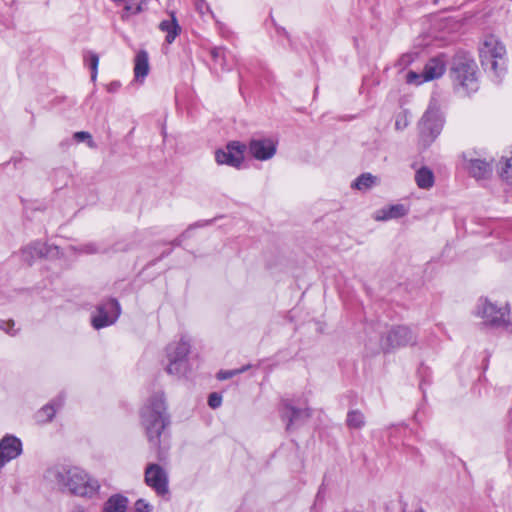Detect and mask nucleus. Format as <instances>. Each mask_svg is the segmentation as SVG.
<instances>
[{
	"mask_svg": "<svg viewBox=\"0 0 512 512\" xmlns=\"http://www.w3.org/2000/svg\"><path fill=\"white\" fill-rule=\"evenodd\" d=\"M46 478L61 490L80 497L93 498L100 489L98 480L78 467L55 466L47 471Z\"/></svg>",
	"mask_w": 512,
	"mask_h": 512,
	"instance_id": "obj_1",
	"label": "nucleus"
},
{
	"mask_svg": "<svg viewBox=\"0 0 512 512\" xmlns=\"http://www.w3.org/2000/svg\"><path fill=\"white\" fill-rule=\"evenodd\" d=\"M141 424L150 445L154 448L160 447V436L169 424L166 405L162 393H157L148 399L141 410Z\"/></svg>",
	"mask_w": 512,
	"mask_h": 512,
	"instance_id": "obj_2",
	"label": "nucleus"
},
{
	"mask_svg": "<svg viewBox=\"0 0 512 512\" xmlns=\"http://www.w3.org/2000/svg\"><path fill=\"white\" fill-rule=\"evenodd\" d=\"M505 46L493 35L487 36L480 48V59L484 69L500 79L505 71Z\"/></svg>",
	"mask_w": 512,
	"mask_h": 512,
	"instance_id": "obj_3",
	"label": "nucleus"
},
{
	"mask_svg": "<svg viewBox=\"0 0 512 512\" xmlns=\"http://www.w3.org/2000/svg\"><path fill=\"white\" fill-rule=\"evenodd\" d=\"M443 125L444 115L440 104L433 98L418 124L420 140L424 146H429L439 136Z\"/></svg>",
	"mask_w": 512,
	"mask_h": 512,
	"instance_id": "obj_4",
	"label": "nucleus"
},
{
	"mask_svg": "<svg viewBox=\"0 0 512 512\" xmlns=\"http://www.w3.org/2000/svg\"><path fill=\"white\" fill-rule=\"evenodd\" d=\"M189 352L190 344L183 338L178 342L170 343L166 348V357L168 360L166 372L175 376L184 375L188 369Z\"/></svg>",
	"mask_w": 512,
	"mask_h": 512,
	"instance_id": "obj_5",
	"label": "nucleus"
},
{
	"mask_svg": "<svg viewBox=\"0 0 512 512\" xmlns=\"http://www.w3.org/2000/svg\"><path fill=\"white\" fill-rule=\"evenodd\" d=\"M476 68V64L472 60L455 62L451 69V78L454 86L462 89L465 93L476 91L478 88Z\"/></svg>",
	"mask_w": 512,
	"mask_h": 512,
	"instance_id": "obj_6",
	"label": "nucleus"
},
{
	"mask_svg": "<svg viewBox=\"0 0 512 512\" xmlns=\"http://www.w3.org/2000/svg\"><path fill=\"white\" fill-rule=\"evenodd\" d=\"M477 314L484 319L486 325L493 327H504L509 323L508 307H497L486 298L479 299Z\"/></svg>",
	"mask_w": 512,
	"mask_h": 512,
	"instance_id": "obj_7",
	"label": "nucleus"
},
{
	"mask_svg": "<svg viewBox=\"0 0 512 512\" xmlns=\"http://www.w3.org/2000/svg\"><path fill=\"white\" fill-rule=\"evenodd\" d=\"M417 341L416 334L407 326H396L389 330L385 340L382 341L383 351L413 345Z\"/></svg>",
	"mask_w": 512,
	"mask_h": 512,
	"instance_id": "obj_8",
	"label": "nucleus"
},
{
	"mask_svg": "<svg viewBox=\"0 0 512 512\" xmlns=\"http://www.w3.org/2000/svg\"><path fill=\"white\" fill-rule=\"evenodd\" d=\"M121 309L116 299H108L97 307V314L92 317V325L95 329L107 327L116 322Z\"/></svg>",
	"mask_w": 512,
	"mask_h": 512,
	"instance_id": "obj_9",
	"label": "nucleus"
},
{
	"mask_svg": "<svg viewBox=\"0 0 512 512\" xmlns=\"http://www.w3.org/2000/svg\"><path fill=\"white\" fill-rule=\"evenodd\" d=\"M144 480L158 495L168 492V474L159 464L150 463L146 466Z\"/></svg>",
	"mask_w": 512,
	"mask_h": 512,
	"instance_id": "obj_10",
	"label": "nucleus"
},
{
	"mask_svg": "<svg viewBox=\"0 0 512 512\" xmlns=\"http://www.w3.org/2000/svg\"><path fill=\"white\" fill-rule=\"evenodd\" d=\"M244 150V145L239 142H232L226 146V149L215 152V160L219 165L225 164L238 168L244 159Z\"/></svg>",
	"mask_w": 512,
	"mask_h": 512,
	"instance_id": "obj_11",
	"label": "nucleus"
},
{
	"mask_svg": "<svg viewBox=\"0 0 512 512\" xmlns=\"http://www.w3.org/2000/svg\"><path fill=\"white\" fill-rule=\"evenodd\" d=\"M22 453V443L15 436L7 435L0 441V469Z\"/></svg>",
	"mask_w": 512,
	"mask_h": 512,
	"instance_id": "obj_12",
	"label": "nucleus"
},
{
	"mask_svg": "<svg viewBox=\"0 0 512 512\" xmlns=\"http://www.w3.org/2000/svg\"><path fill=\"white\" fill-rule=\"evenodd\" d=\"M250 154L257 160H268L276 153V144L271 139H255L249 144Z\"/></svg>",
	"mask_w": 512,
	"mask_h": 512,
	"instance_id": "obj_13",
	"label": "nucleus"
},
{
	"mask_svg": "<svg viewBox=\"0 0 512 512\" xmlns=\"http://www.w3.org/2000/svg\"><path fill=\"white\" fill-rule=\"evenodd\" d=\"M464 167L476 179L488 178L492 173V163L482 159H466Z\"/></svg>",
	"mask_w": 512,
	"mask_h": 512,
	"instance_id": "obj_14",
	"label": "nucleus"
},
{
	"mask_svg": "<svg viewBox=\"0 0 512 512\" xmlns=\"http://www.w3.org/2000/svg\"><path fill=\"white\" fill-rule=\"evenodd\" d=\"M159 29L166 33V36H165V41L168 43V44H171L174 42V40L176 39V37L180 34L181 32V27L180 25L178 24V21L176 19V16H175V13L174 12H171L170 13V18L169 19H165V20H162L159 24Z\"/></svg>",
	"mask_w": 512,
	"mask_h": 512,
	"instance_id": "obj_15",
	"label": "nucleus"
},
{
	"mask_svg": "<svg viewBox=\"0 0 512 512\" xmlns=\"http://www.w3.org/2000/svg\"><path fill=\"white\" fill-rule=\"evenodd\" d=\"M311 416L310 410L295 408L289 404H284V409L282 411L283 420L287 421V430L291 429V426L294 422L303 419L309 418Z\"/></svg>",
	"mask_w": 512,
	"mask_h": 512,
	"instance_id": "obj_16",
	"label": "nucleus"
},
{
	"mask_svg": "<svg viewBox=\"0 0 512 512\" xmlns=\"http://www.w3.org/2000/svg\"><path fill=\"white\" fill-rule=\"evenodd\" d=\"M444 71V62L440 58H433L426 63L423 69V78L424 80L431 81L441 77Z\"/></svg>",
	"mask_w": 512,
	"mask_h": 512,
	"instance_id": "obj_17",
	"label": "nucleus"
},
{
	"mask_svg": "<svg viewBox=\"0 0 512 512\" xmlns=\"http://www.w3.org/2000/svg\"><path fill=\"white\" fill-rule=\"evenodd\" d=\"M149 72L148 53L139 51L134 59V75L136 80L142 81Z\"/></svg>",
	"mask_w": 512,
	"mask_h": 512,
	"instance_id": "obj_18",
	"label": "nucleus"
},
{
	"mask_svg": "<svg viewBox=\"0 0 512 512\" xmlns=\"http://www.w3.org/2000/svg\"><path fill=\"white\" fill-rule=\"evenodd\" d=\"M434 173L427 167H421L415 173V182L421 189H429L434 185Z\"/></svg>",
	"mask_w": 512,
	"mask_h": 512,
	"instance_id": "obj_19",
	"label": "nucleus"
},
{
	"mask_svg": "<svg viewBox=\"0 0 512 512\" xmlns=\"http://www.w3.org/2000/svg\"><path fill=\"white\" fill-rule=\"evenodd\" d=\"M45 246L40 242H34L22 249V258L30 264L35 258L42 257L45 254Z\"/></svg>",
	"mask_w": 512,
	"mask_h": 512,
	"instance_id": "obj_20",
	"label": "nucleus"
},
{
	"mask_svg": "<svg viewBox=\"0 0 512 512\" xmlns=\"http://www.w3.org/2000/svg\"><path fill=\"white\" fill-rule=\"evenodd\" d=\"M128 500L121 495H114L109 498L104 507V512H126Z\"/></svg>",
	"mask_w": 512,
	"mask_h": 512,
	"instance_id": "obj_21",
	"label": "nucleus"
},
{
	"mask_svg": "<svg viewBox=\"0 0 512 512\" xmlns=\"http://www.w3.org/2000/svg\"><path fill=\"white\" fill-rule=\"evenodd\" d=\"M499 175L502 180L512 184V151L509 156H505L499 163Z\"/></svg>",
	"mask_w": 512,
	"mask_h": 512,
	"instance_id": "obj_22",
	"label": "nucleus"
},
{
	"mask_svg": "<svg viewBox=\"0 0 512 512\" xmlns=\"http://www.w3.org/2000/svg\"><path fill=\"white\" fill-rule=\"evenodd\" d=\"M55 404H57V406H61L63 404V398L61 396L58 397L53 403L44 406L40 411H38L37 420L39 422L50 421L53 418L56 411Z\"/></svg>",
	"mask_w": 512,
	"mask_h": 512,
	"instance_id": "obj_23",
	"label": "nucleus"
},
{
	"mask_svg": "<svg viewBox=\"0 0 512 512\" xmlns=\"http://www.w3.org/2000/svg\"><path fill=\"white\" fill-rule=\"evenodd\" d=\"M346 424L351 429H361L365 425V417L359 410H350L347 413Z\"/></svg>",
	"mask_w": 512,
	"mask_h": 512,
	"instance_id": "obj_24",
	"label": "nucleus"
},
{
	"mask_svg": "<svg viewBox=\"0 0 512 512\" xmlns=\"http://www.w3.org/2000/svg\"><path fill=\"white\" fill-rule=\"evenodd\" d=\"M377 181V177L370 173H363L358 176L352 184V187L358 190H367L371 188Z\"/></svg>",
	"mask_w": 512,
	"mask_h": 512,
	"instance_id": "obj_25",
	"label": "nucleus"
},
{
	"mask_svg": "<svg viewBox=\"0 0 512 512\" xmlns=\"http://www.w3.org/2000/svg\"><path fill=\"white\" fill-rule=\"evenodd\" d=\"M383 216H377V220H387L392 218H399L406 215L407 210L402 204L392 205L388 209L381 211Z\"/></svg>",
	"mask_w": 512,
	"mask_h": 512,
	"instance_id": "obj_26",
	"label": "nucleus"
},
{
	"mask_svg": "<svg viewBox=\"0 0 512 512\" xmlns=\"http://www.w3.org/2000/svg\"><path fill=\"white\" fill-rule=\"evenodd\" d=\"M84 61L91 69V80L95 81L98 73L99 56L95 52L87 51L84 54Z\"/></svg>",
	"mask_w": 512,
	"mask_h": 512,
	"instance_id": "obj_27",
	"label": "nucleus"
},
{
	"mask_svg": "<svg viewBox=\"0 0 512 512\" xmlns=\"http://www.w3.org/2000/svg\"><path fill=\"white\" fill-rule=\"evenodd\" d=\"M73 138L77 142L87 141V144H88V146L90 148H95L96 147V144L93 141L91 134L88 133V132H85V131L75 132L74 135H73Z\"/></svg>",
	"mask_w": 512,
	"mask_h": 512,
	"instance_id": "obj_28",
	"label": "nucleus"
},
{
	"mask_svg": "<svg viewBox=\"0 0 512 512\" xmlns=\"http://www.w3.org/2000/svg\"><path fill=\"white\" fill-rule=\"evenodd\" d=\"M249 368V366H244L240 369H233V370H226V371H220L217 375V378L219 380H227L232 378L235 375H238L240 373H243Z\"/></svg>",
	"mask_w": 512,
	"mask_h": 512,
	"instance_id": "obj_29",
	"label": "nucleus"
},
{
	"mask_svg": "<svg viewBox=\"0 0 512 512\" xmlns=\"http://www.w3.org/2000/svg\"><path fill=\"white\" fill-rule=\"evenodd\" d=\"M406 79H407L408 83L416 84V85H419V84H421V83L426 81L423 78V72L421 74H419V73L414 72V71L408 72V74L406 76Z\"/></svg>",
	"mask_w": 512,
	"mask_h": 512,
	"instance_id": "obj_30",
	"label": "nucleus"
},
{
	"mask_svg": "<svg viewBox=\"0 0 512 512\" xmlns=\"http://www.w3.org/2000/svg\"><path fill=\"white\" fill-rule=\"evenodd\" d=\"M222 403V397L218 393L214 392L209 395L208 404L211 408L216 409Z\"/></svg>",
	"mask_w": 512,
	"mask_h": 512,
	"instance_id": "obj_31",
	"label": "nucleus"
},
{
	"mask_svg": "<svg viewBox=\"0 0 512 512\" xmlns=\"http://www.w3.org/2000/svg\"><path fill=\"white\" fill-rule=\"evenodd\" d=\"M15 325L13 320H0V329L4 330L10 335H14L15 331L12 329Z\"/></svg>",
	"mask_w": 512,
	"mask_h": 512,
	"instance_id": "obj_32",
	"label": "nucleus"
},
{
	"mask_svg": "<svg viewBox=\"0 0 512 512\" xmlns=\"http://www.w3.org/2000/svg\"><path fill=\"white\" fill-rule=\"evenodd\" d=\"M211 56L213 57V59L215 61H217L218 59H223L224 56H225V51L223 48L221 47H216V48H213L211 50Z\"/></svg>",
	"mask_w": 512,
	"mask_h": 512,
	"instance_id": "obj_33",
	"label": "nucleus"
},
{
	"mask_svg": "<svg viewBox=\"0 0 512 512\" xmlns=\"http://www.w3.org/2000/svg\"><path fill=\"white\" fill-rule=\"evenodd\" d=\"M414 57L412 54H404L400 57L398 64L399 66L405 67L413 61Z\"/></svg>",
	"mask_w": 512,
	"mask_h": 512,
	"instance_id": "obj_34",
	"label": "nucleus"
},
{
	"mask_svg": "<svg viewBox=\"0 0 512 512\" xmlns=\"http://www.w3.org/2000/svg\"><path fill=\"white\" fill-rule=\"evenodd\" d=\"M407 125H408V121H407L406 117L398 118L395 122V127L397 130H402L405 127H407Z\"/></svg>",
	"mask_w": 512,
	"mask_h": 512,
	"instance_id": "obj_35",
	"label": "nucleus"
},
{
	"mask_svg": "<svg viewBox=\"0 0 512 512\" xmlns=\"http://www.w3.org/2000/svg\"><path fill=\"white\" fill-rule=\"evenodd\" d=\"M84 251L86 253H97L100 251V249L98 247H96V245H94V244H88L84 247Z\"/></svg>",
	"mask_w": 512,
	"mask_h": 512,
	"instance_id": "obj_36",
	"label": "nucleus"
},
{
	"mask_svg": "<svg viewBox=\"0 0 512 512\" xmlns=\"http://www.w3.org/2000/svg\"><path fill=\"white\" fill-rule=\"evenodd\" d=\"M197 10L201 13V14H205L208 10H209V7L207 5H205L202 1L197 3Z\"/></svg>",
	"mask_w": 512,
	"mask_h": 512,
	"instance_id": "obj_37",
	"label": "nucleus"
},
{
	"mask_svg": "<svg viewBox=\"0 0 512 512\" xmlns=\"http://www.w3.org/2000/svg\"><path fill=\"white\" fill-rule=\"evenodd\" d=\"M118 83H112L109 87V91H114L118 88Z\"/></svg>",
	"mask_w": 512,
	"mask_h": 512,
	"instance_id": "obj_38",
	"label": "nucleus"
}]
</instances>
